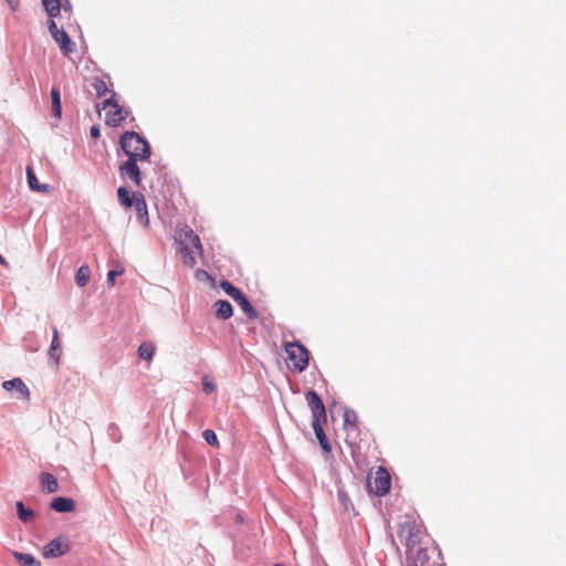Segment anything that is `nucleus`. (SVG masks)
<instances>
[{
  "instance_id": "nucleus-1",
  "label": "nucleus",
  "mask_w": 566,
  "mask_h": 566,
  "mask_svg": "<svg viewBox=\"0 0 566 566\" xmlns=\"http://www.w3.org/2000/svg\"><path fill=\"white\" fill-rule=\"evenodd\" d=\"M176 241L180 247L184 263L189 268H193L197 263L196 255L202 252L199 237L190 228L186 227L177 232Z\"/></svg>"
},
{
  "instance_id": "nucleus-2",
  "label": "nucleus",
  "mask_w": 566,
  "mask_h": 566,
  "mask_svg": "<svg viewBox=\"0 0 566 566\" xmlns=\"http://www.w3.org/2000/svg\"><path fill=\"white\" fill-rule=\"evenodd\" d=\"M120 146L128 159L146 160L150 155L147 142L135 132H126L120 137Z\"/></svg>"
},
{
  "instance_id": "nucleus-3",
  "label": "nucleus",
  "mask_w": 566,
  "mask_h": 566,
  "mask_svg": "<svg viewBox=\"0 0 566 566\" xmlns=\"http://www.w3.org/2000/svg\"><path fill=\"white\" fill-rule=\"evenodd\" d=\"M221 289L223 290V292L226 294H228L230 297L233 298L234 302L238 303V305L241 307V310L243 311V313L249 317V318H255L256 317V312L255 310L253 308V306L250 304V302L248 301V298L245 297V295L239 290L237 289L235 286H233L230 282L228 281H223L221 282Z\"/></svg>"
},
{
  "instance_id": "nucleus-4",
  "label": "nucleus",
  "mask_w": 566,
  "mask_h": 566,
  "mask_svg": "<svg viewBox=\"0 0 566 566\" xmlns=\"http://www.w3.org/2000/svg\"><path fill=\"white\" fill-rule=\"evenodd\" d=\"M285 352L295 369L298 371L306 369L308 365V352L303 345L298 343H289L285 346Z\"/></svg>"
},
{
  "instance_id": "nucleus-5",
  "label": "nucleus",
  "mask_w": 566,
  "mask_h": 566,
  "mask_svg": "<svg viewBox=\"0 0 566 566\" xmlns=\"http://www.w3.org/2000/svg\"><path fill=\"white\" fill-rule=\"evenodd\" d=\"M115 93L111 92V96L106 98L103 103V108L111 107L109 112L106 114V124L109 126H118L124 119L125 114L122 107L114 101Z\"/></svg>"
},
{
  "instance_id": "nucleus-6",
  "label": "nucleus",
  "mask_w": 566,
  "mask_h": 566,
  "mask_svg": "<svg viewBox=\"0 0 566 566\" xmlns=\"http://www.w3.org/2000/svg\"><path fill=\"white\" fill-rule=\"evenodd\" d=\"M307 405L311 408L313 419L326 420V410L318 395L311 390L306 394Z\"/></svg>"
},
{
  "instance_id": "nucleus-7",
  "label": "nucleus",
  "mask_w": 566,
  "mask_h": 566,
  "mask_svg": "<svg viewBox=\"0 0 566 566\" xmlns=\"http://www.w3.org/2000/svg\"><path fill=\"white\" fill-rule=\"evenodd\" d=\"M389 489L390 475L384 468H379L376 471V475L374 479V492L377 495L382 496L389 491Z\"/></svg>"
},
{
  "instance_id": "nucleus-8",
  "label": "nucleus",
  "mask_w": 566,
  "mask_h": 566,
  "mask_svg": "<svg viewBox=\"0 0 566 566\" xmlns=\"http://www.w3.org/2000/svg\"><path fill=\"white\" fill-rule=\"evenodd\" d=\"M137 161L138 160L134 159L126 160L123 165L119 166V174L122 177H128L136 186H139L142 178Z\"/></svg>"
},
{
  "instance_id": "nucleus-9",
  "label": "nucleus",
  "mask_w": 566,
  "mask_h": 566,
  "mask_svg": "<svg viewBox=\"0 0 566 566\" xmlns=\"http://www.w3.org/2000/svg\"><path fill=\"white\" fill-rule=\"evenodd\" d=\"M2 388L7 391H17L20 398L24 400L30 399V390L22 381L21 378H13L11 380H6L2 382Z\"/></svg>"
},
{
  "instance_id": "nucleus-10",
  "label": "nucleus",
  "mask_w": 566,
  "mask_h": 566,
  "mask_svg": "<svg viewBox=\"0 0 566 566\" xmlns=\"http://www.w3.org/2000/svg\"><path fill=\"white\" fill-rule=\"evenodd\" d=\"M42 4L50 18H55L60 14L61 9L65 11L71 9L69 0H42Z\"/></svg>"
},
{
  "instance_id": "nucleus-11",
  "label": "nucleus",
  "mask_w": 566,
  "mask_h": 566,
  "mask_svg": "<svg viewBox=\"0 0 566 566\" xmlns=\"http://www.w3.org/2000/svg\"><path fill=\"white\" fill-rule=\"evenodd\" d=\"M133 206L135 207V210L137 213V220L144 227H147L149 223V218H148V210H147V205H146L144 196H142V195L135 196V202L133 203Z\"/></svg>"
},
{
  "instance_id": "nucleus-12",
  "label": "nucleus",
  "mask_w": 566,
  "mask_h": 566,
  "mask_svg": "<svg viewBox=\"0 0 566 566\" xmlns=\"http://www.w3.org/2000/svg\"><path fill=\"white\" fill-rule=\"evenodd\" d=\"M51 509L59 513H69L73 512L75 509L74 501L70 497H55L51 502Z\"/></svg>"
},
{
  "instance_id": "nucleus-13",
  "label": "nucleus",
  "mask_w": 566,
  "mask_h": 566,
  "mask_svg": "<svg viewBox=\"0 0 566 566\" xmlns=\"http://www.w3.org/2000/svg\"><path fill=\"white\" fill-rule=\"evenodd\" d=\"M53 39L60 45V49L64 54L73 52L74 43L71 41L69 34L63 29H61L56 35H53Z\"/></svg>"
},
{
  "instance_id": "nucleus-14",
  "label": "nucleus",
  "mask_w": 566,
  "mask_h": 566,
  "mask_svg": "<svg viewBox=\"0 0 566 566\" xmlns=\"http://www.w3.org/2000/svg\"><path fill=\"white\" fill-rule=\"evenodd\" d=\"M312 427L315 432V436L317 440L319 441V444L324 451H331V444L327 440L326 434L324 433L323 426L321 423L319 419H313L312 420Z\"/></svg>"
},
{
  "instance_id": "nucleus-15",
  "label": "nucleus",
  "mask_w": 566,
  "mask_h": 566,
  "mask_svg": "<svg viewBox=\"0 0 566 566\" xmlns=\"http://www.w3.org/2000/svg\"><path fill=\"white\" fill-rule=\"evenodd\" d=\"M40 482H41L42 491H44L46 493H54L59 489L57 480L51 473H46V472L42 473L40 475Z\"/></svg>"
},
{
  "instance_id": "nucleus-16",
  "label": "nucleus",
  "mask_w": 566,
  "mask_h": 566,
  "mask_svg": "<svg viewBox=\"0 0 566 566\" xmlns=\"http://www.w3.org/2000/svg\"><path fill=\"white\" fill-rule=\"evenodd\" d=\"M64 554L62 544L59 539H52L49 542L43 549V555L46 558L57 557Z\"/></svg>"
},
{
  "instance_id": "nucleus-17",
  "label": "nucleus",
  "mask_w": 566,
  "mask_h": 566,
  "mask_svg": "<svg viewBox=\"0 0 566 566\" xmlns=\"http://www.w3.org/2000/svg\"><path fill=\"white\" fill-rule=\"evenodd\" d=\"M27 178H28V185L32 190L38 191V192H48L50 190L49 185H46V184L41 185L38 181V178L35 177L31 167L27 168Z\"/></svg>"
},
{
  "instance_id": "nucleus-18",
  "label": "nucleus",
  "mask_w": 566,
  "mask_h": 566,
  "mask_svg": "<svg viewBox=\"0 0 566 566\" xmlns=\"http://www.w3.org/2000/svg\"><path fill=\"white\" fill-rule=\"evenodd\" d=\"M51 99H52L53 116L56 119H60L61 118L62 107H61L60 90L57 87H52V90H51Z\"/></svg>"
},
{
  "instance_id": "nucleus-19",
  "label": "nucleus",
  "mask_w": 566,
  "mask_h": 566,
  "mask_svg": "<svg viewBox=\"0 0 566 566\" xmlns=\"http://www.w3.org/2000/svg\"><path fill=\"white\" fill-rule=\"evenodd\" d=\"M217 315L222 319H228L232 316V306L228 301H218L216 303Z\"/></svg>"
},
{
  "instance_id": "nucleus-20",
  "label": "nucleus",
  "mask_w": 566,
  "mask_h": 566,
  "mask_svg": "<svg viewBox=\"0 0 566 566\" xmlns=\"http://www.w3.org/2000/svg\"><path fill=\"white\" fill-rule=\"evenodd\" d=\"M13 556L23 566H40V562L31 554L13 552Z\"/></svg>"
},
{
  "instance_id": "nucleus-21",
  "label": "nucleus",
  "mask_w": 566,
  "mask_h": 566,
  "mask_svg": "<svg viewBox=\"0 0 566 566\" xmlns=\"http://www.w3.org/2000/svg\"><path fill=\"white\" fill-rule=\"evenodd\" d=\"M90 276H91V270H90L88 265H82L77 270L76 275H75L76 284L81 287L85 286L90 281Z\"/></svg>"
},
{
  "instance_id": "nucleus-22",
  "label": "nucleus",
  "mask_w": 566,
  "mask_h": 566,
  "mask_svg": "<svg viewBox=\"0 0 566 566\" xmlns=\"http://www.w3.org/2000/svg\"><path fill=\"white\" fill-rule=\"evenodd\" d=\"M135 196H130L129 191L125 187H119L117 189V197L120 203L127 208L132 207L135 202Z\"/></svg>"
},
{
  "instance_id": "nucleus-23",
  "label": "nucleus",
  "mask_w": 566,
  "mask_h": 566,
  "mask_svg": "<svg viewBox=\"0 0 566 566\" xmlns=\"http://www.w3.org/2000/svg\"><path fill=\"white\" fill-rule=\"evenodd\" d=\"M155 354V346L151 344L143 343L138 347V356L147 361L151 360Z\"/></svg>"
},
{
  "instance_id": "nucleus-24",
  "label": "nucleus",
  "mask_w": 566,
  "mask_h": 566,
  "mask_svg": "<svg viewBox=\"0 0 566 566\" xmlns=\"http://www.w3.org/2000/svg\"><path fill=\"white\" fill-rule=\"evenodd\" d=\"M15 506L18 516L23 523H27L34 517V512L30 509L24 507L22 502H17Z\"/></svg>"
},
{
  "instance_id": "nucleus-25",
  "label": "nucleus",
  "mask_w": 566,
  "mask_h": 566,
  "mask_svg": "<svg viewBox=\"0 0 566 566\" xmlns=\"http://www.w3.org/2000/svg\"><path fill=\"white\" fill-rule=\"evenodd\" d=\"M344 427L346 429H355L357 422V415L354 410L345 408L344 410Z\"/></svg>"
},
{
  "instance_id": "nucleus-26",
  "label": "nucleus",
  "mask_w": 566,
  "mask_h": 566,
  "mask_svg": "<svg viewBox=\"0 0 566 566\" xmlns=\"http://www.w3.org/2000/svg\"><path fill=\"white\" fill-rule=\"evenodd\" d=\"M61 344H60V339H59V332L57 329L54 327L53 328V337H52V342H51V346H50V356L55 360L57 361L59 360V355H56V350L60 348Z\"/></svg>"
},
{
  "instance_id": "nucleus-27",
  "label": "nucleus",
  "mask_w": 566,
  "mask_h": 566,
  "mask_svg": "<svg viewBox=\"0 0 566 566\" xmlns=\"http://www.w3.org/2000/svg\"><path fill=\"white\" fill-rule=\"evenodd\" d=\"M124 266L122 265H117L115 269L108 271L107 273V284L108 286H114L115 285V279L118 276V275H122L124 273Z\"/></svg>"
},
{
  "instance_id": "nucleus-28",
  "label": "nucleus",
  "mask_w": 566,
  "mask_h": 566,
  "mask_svg": "<svg viewBox=\"0 0 566 566\" xmlns=\"http://www.w3.org/2000/svg\"><path fill=\"white\" fill-rule=\"evenodd\" d=\"M93 86L99 97L105 96L109 92L107 84L103 80H95Z\"/></svg>"
},
{
  "instance_id": "nucleus-29",
  "label": "nucleus",
  "mask_w": 566,
  "mask_h": 566,
  "mask_svg": "<svg viewBox=\"0 0 566 566\" xmlns=\"http://www.w3.org/2000/svg\"><path fill=\"white\" fill-rule=\"evenodd\" d=\"M203 438L209 446L218 444L217 434L214 433V431H212L210 429H207L203 431Z\"/></svg>"
},
{
  "instance_id": "nucleus-30",
  "label": "nucleus",
  "mask_w": 566,
  "mask_h": 566,
  "mask_svg": "<svg viewBox=\"0 0 566 566\" xmlns=\"http://www.w3.org/2000/svg\"><path fill=\"white\" fill-rule=\"evenodd\" d=\"M337 497L339 503L344 506V510L348 511L352 505L348 495L343 490H338Z\"/></svg>"
},
{
  "instance_id": "nucleus-31",
  "label": "nucleus",
  "mask_w": 566,
  "mask_h": 566,
  "mask_svg": "<svg viewBox=\"0 0 566 566\" xmlns=\"http://www.w3.org/2000/svg\"><path fill=\"white\" fill-rule=\"evenodd\" d=\"M214 389H216V385L213 384V381L208 376H205L202 378V390L206 394H211L214 391Z\"/></svg>"
},
{
  "instance_id": "nucleus-32",
  "label": "nucleus",
  "mask_w": 566,
  "mask_h": 566,
  "mask_svg": "<svg viewBox=\"0 0 566 566\" xmlns=\"http://www.w3.org/2000/svg\"><path fill=\"white\" fill-rule=\"evenodd\" d=\"M61 29L57 28L56 23L53 20H50L49 22V31L51 35H56L60 32Z\"/></svg>"
},
{
  "instance_id": "nucleus-33",
  "label": "nucleus",
  "mask_w": 566,
  "mask_h": 566,
  "mask_svg": "<svg viewBox=\"0 0 566 566\" xmlns=\"http://www.w3.org/2000/svg\"><path fill=\"white\" fill-rule=\"evenodd\" d=\"M90 133L93 138H98L101 135L99 128L97 126H92Z\"/></svg>"
},
{
  "instance_id": "nucleus-34",
  "label": "nucleus",
  "mask_w": 566,
  "mask_h": 566,
  "mask_svg": "<svg viewBox=\"0 0 566 566\" xmlns=\"http://www.w3.org/2000/svg\"><path fill=\"white\" fill-rule=\"evenodd\" d=\"M11 8V10L15 11L19 7V0H6Z\"/></svg>"
},
{
  "instance_id": "nucleus-35",
  "label": "nucleus",
  "mask_w": 566,
  "mask_h": 566,
  "mask_svg": "<svg viewBox=\"0 0 566 566\" xmlns=\"http://www.w3.org/2000/svg\"><path fill=\"white\" fill-rule=\"evenodd\" d=\"M0 264L8 265L6 259L0 254Z\"/></svg>"
},
{
  "instance_id": "nucleus-36",
  "label": "nucleus",
  "mask_w": 566,
  "mask_h": 566,
  "mask_svg": "<svg viewBox=\"0 0 566 566\" xmlns=\"http://www.w3.org/2000/svg\"><path fill=\"white\" fill-rule=\"evenodd\" d=\"M273 566H285V565H283V564H275V565H273Z\"/></svg>"
}]
</instances>
